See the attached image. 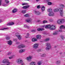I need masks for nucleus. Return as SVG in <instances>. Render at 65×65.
<instances>
[{
    "label": "nucleus",
    "mask_w": 65,
    "mask_h": 65,
    "mask_svg": "<svg viewBox=\"0 0 65 65\" xmlns=\"http://www.w3.org/2000/svg\"><path fill=\"white\" fill-rule=\"evenodd\" d=\"M26 35L27 36H28L29 35V34L28 33Z\"/></svg>",
    "instance_id": "nucleus-47"
},
{
    "label": "nucleus",
    "mask_w": 65,
    "mask_h": 65,
    "mask_svg": "<svg viewBox=\"0 0 65 65\" xmlns=\"http://www.w3.org/2000/svg\"><path fill=\"white\" fill-rule=\"evenodd\" d=\"M50 39L49 38H47L45 40V41H48V40H50Z\"/></svg>",
    "instance_id": "nucleus-30"
},
{
    "label": "nucleus",
    "mask_w": 65,
    "mask_h": 65,
    "mask_svg": "<svg viewBox=\"0 0 65 65\" xmlns=\"http://www.w3.org/2000/svg\"><path fill=\"white\" fill-rule=\"evenodd\" d=\"M63 8H59L55 9L54 10V12H57L58 11H59L60 12V15L61 17H63Z\"/></svg>",
    "instance_id": "nucleus-1"
},
{
    "label": "nucleus",
    "mask_w": 65,
    "mask_h": 65,
    "mask_svg": "<svg viewBox=\"0 0 65 65\" xmlns=\"http://www.w3.org/2000/svg\"><path fill=\"white\" fill-rule=\"evenodd\" d=\"M47 23V21H43V24H45V23Z\"/></svg>",
    "instance_id": "nucleus-31"
},
{
    "label": "nucleus",
    "mask_w": 65,
    "mask_h": 65,
    "mask_svg": "<svg viewBox=\"0 0 65 65\" xmlns=\"http://www.w3.org/2000/svg\"><path fill=\"white\" fill-rule=\"evenodd\" d=\"M18 11V10L17 9H14L13 10H12V12L13 13H14L15 12H16Z\"/></svg>",
    "instance_id": "nucleus-22"
},
{
    "label": "nucleus",
    "mask_w": 65,
    "mask_h": 65,
    "mask_svg": "<svg viewBox=\"0 0 65 65\" xmlns=\"http://www.w3.org/2000/svg\"><path fill=\"white\" fill-rule=\"evenodd\" d=\"M61 6L62 7H64V5H61Z\"/></svg>",
    "instance_id": "nucleus-46"
},
{
    "label": "nucleus",
    "mask_w": 65,
    "mask_h": 65,
    "mask_svg": "<svg viewBox=\"0 0 65 65\" xmlns=\"http://www.w3.org/2000/svg\"><path fill=\"white\" fill-rule=\"evenodd\" d=\"M1 35L2 36L3 35V34H1Z\"/></svg>",
    "instance_id": "nucleus-51"
},
{
    "label": "nucleus",
    "mask_w": 65,
    "mask_h": 65,
    "mask_svg": "<svg viewBox=\"0 0 65 65\" xmlns=\"http://www.w3.org/2000/svg\"><path fill=\"white\" fill-rule=\"evenodd\" d=\"M48 4L49 5H51L52 4V3L51 2H48Z\"/></svg>",
    "instance_id": "nucleus-35"
},
{
    "label": "nucleus",
    "mask_w": 65,
    "mask_h": 65,
    "mask_svg": "<svg viewBox=\"0 0 65 65\" xmlns=\"http://www.w3.org/2000/svg\"><path fill=\"white\" fill-rule=\"evenodd\" d=\"M41 62H38V65H41Z\"/></svg>",
    "instance_id": "nucleus-36"
},
{
    "label": "nucleus",
    "mask_w": 65,
    "mask_h": 65,
    "mask_svg": "<svg viewBox=\"0 0 65 65\" xmlns=\"http://www.w3.org/2000/svg\"><path fill=\"white\" fill-rule=\"evenodd\" d=\"M35 13L37 15H40L41 14V13L39 11H35Z\"/></svg>",
    "instance_id": "nucleus-13"
},
{
    "label": "nucleus",
    "mask_w": 65,
    "mask_h": 65,
    "mask_svg": "<svg viewBox=\"0 0 65 65\" xmlns=\"http://www.w3.org/2000/svg\"><path fill=\"white\" fill-rule=\"evenodd\" d=\"M29 6H30L29 5L25 6L23 7L22 8L23 9H26V8H29Z\"/></svg>",
    "instance_id": "nucleus-20"
},
{
    "label": "nucleus",
    "mask_w": 65,
    "mask_h": 65,
    "mask_svg": "<svg viewBox=\"0 0 65 65\" xmlns=\"http://www.w3.org/2000/svg\"><path fill=\"white\" fill-rule=\"evenodd\" d=\"M13 41H15V42H16V41H17V39H13Z\"/></svg>",
    "instance_id": "nucleus-42"
},
{
    "label": "nucleus",
    "mask_w": 65,
    "mask_h": 65,
    "mask_svg": "<svg viewBox=\"0 0 65 65\" xmlns=\"http://www.w3.org/2000/svg\"><path fill=\"white\" fill-rule=\"evenodd\" d=\"M21 48H24L25 47V45L24 44H22L21 45Z\"/></svg>",
    "instance_id": "nucleus-27"
},
{
    "label": "nucleus",
    "mask_w": 65,
    "mask_h": 65,
    "mask_svg": "<svg viewBox=\"0 0 65 65\" xmlns=\"http://www.w3.org/2000/svg\"><path fill=\"white\" fill-rule=\"evenodd\" d=\"M60 30H59V32H61L63 31L62 30V29H65V26L64 25H62L60 26Z\"/></svg>",
    "instance_id": "nucleus-7"
},
{
    "label": "nucleus",
    "mask_w": 65,
    "mask_h": 65,
    "mask_svg": "<svg viewBox=\"0 0 65 65\" xmlns=\"http://www.w3.org/2000/svg\"><path fill=\"white\" fill-rule=\"evenodd\" d=\"M58 34V33L57 32H55L54 33H53V34L54 35H56V34Z\"/></svg>",
    "instance_id": "nucleus-37"
},
{
    "label": "nucleus",
    "mask_w": 65,
    "mask_h": 65,
    "mask_svg": "<svg viewBox=\"0 0 65 65\" xmlns=\"http://www.w3.org/2000/svg\"><path fill=\"white\" fill-rule=\"evenodd\" d=\"M24 16L25 17H30V15H29V14H27L24 15Z\"/></svg>",
    "instance_id": "nucleus-26"
},
{
    "label": "nucleus",
    "mask_w": 65,
    "mask_h": 65,
    "mask_svg": "<svg viewBox=\"0 0 65 65\" xmlns=\"http://www.w3.org/2000/svg\"><path fill=\"white\" fill-rule=\"evenodd\" d=\"M27 4L26 3H23L22 4V5H27Z\"/></svg>",
    "instance_id": "nucleus-41"
},
{
    "label": "nucleus",
    "mask_w": 65,
    "mask_h": 65,
    "mask_svg": "<svg viewBox=\"0 0 65 65\" xmlns=\"http://www.w3.org/2000/svg\"><path fill=\"white\" fill-rule=\"evenodd\" d=\"M61 62L60 60H57L56 62V63L57 65H60L61 64Z\"/></svg>",
    "instance_id": "nucleus-18"
},
{
    "label": "nucleus",
    "mask_w": 65,
    "mask_h": 65,
    "mask_svg": "<svg viewBox=\"0 0 65 65\" xmlns=\"http://www.w3.org/2000/svg\"><path fill=\"white\" fill-rule=\"evenodd\" d=\"M5 2L6 4H3V6H7L8 5V3H9V1H8V0H5Z\"/></svg>",
    "instance_id": "nucleus-8"
},
{
    "label": "nucleus",
    "mask_w": 65,
    "mask_h": 65,
    "mask_svg": "<svg viewBox=\"0 0 65 65\" xmlns=\"http://www.w3.org/2000/svg\"><path fill=\"white\" fill-rule=\"evenodd\" d=\"M57 47V46H54V47Z\"/></svg>",
    "instance_id": "nucleus-50"
},
{
    "label": "nucleus",
    "mask_w": 65,
    "mask_h": 65,
    "mask_svg": "<svg viewBox=\"0 0 65 65\" xmlns=\"http://www.w3.org/2000/svg\"><path fill=\"white\" fill-rule=\"evenodd\" d=\"M26 37V38H27V37Z\"/></svg>",
    "instance_id": "nucleus-55"
},
{
    "label": "nucleus",
    "mask_w": 65,
    "mask_h": 65,
    "mask_svg": "<svg viewBox=\"0 0 65 65\" xmlns=\"http://www.w3.org/2000/svg\"><path fill=\"white\" fill-rule=\"evenodd\" d=\"M61 37L62 39V40H63V39H64V36H61Z\"/></svg>",
    "instance_id": "nucleus-43"
},
{
    "label": "nucleus",
    "mask_w": 65,
    "mask_h": 65,
    "mask_svg": "<svg viewBox=\"0 0 65 65\" xmlns=\"http://www.w3.org/2000/svg\"><path fill=\"white\" fill-rule=\"evenodd\" d=\"M45 9V7L44 6H43L42 7V10L43 11Z\"/></svg>",
    "instance_id": "nucleus-25"
},
{
    "label": "nucleus",
    "mask_w": 65,
    "mask_h": 65,
    "mask_svg": "<svg viewBox=\"0 0 65 65\" xmlns=\"http://www.w3.org/2000/svg\"><path fill=\"white\" fill-rule=\"evenodd\" d=\"M43 27H45V25H44L43 26Z\"/></svg>",
    "instance_id": "nucleus-52"
},
{
    "label": "nucleus",
    "mask_w": 65,
    "mask_h": 65,
    "mask_svg": "<svg viewBox=\"0 0 65 65\" xmlns=\"http://www.w3.org/2000/svg\"><path fill=\"white\" fill-rule=\"evenodd\" d=\"M37 38L38 39H41V36L40 35H37Z\"/></svg>",
    "instance_id": "nucleus-17"
},
{
    "label": "nucleus",
    "mask_w": 65,
    "mask_h": 65,
    "mask_svg": "<svg viewBox=\"0 0 65 65\" xmlns=\"http://www.w3.org/2000/svg\"><path fill=\"white\" fill-rule=\"evenodd\" d=\"M46 46L47 47L46 48V50L47 51L50 50L51 48V45L50 43H46Z\"/></svg>",
    "instance_id": "nucleus-4"
},
{
    "label": "nucleus",
    "mask_w": 65,
    "mask_h": 65,
    "mask_svg": "<svg viewBox=\"0 0 65 65\" xmlns=\"http://www.w3.org/2000/svg\"><path fill=\"white\" fill-rule=\"evenodd\" d=\"M14 23L13 22H11L8 23L7 25H8V26H11V25H14Z\"/></svg>",
    "instance_id": "nucleus-15"
},
{
    "label": "nucleus",
    "mask_w": 65,
    "mask_h": 65,
    "mask_svg": "<svg viewBox=\"0 0 65 65\" xmlns=\"http://www.w3.org/2000/svg\"><path fill=\"white\" fill-rule=\"evenodd\" d=\"M14 55H12V56H10L8 57V58L9 59H10V60H11L13 58V57H14Z\"/></svg>",
    "instance_id": "nucleus-24"
},
{
    "label": "nucleus",
    "mask_w": 65,
    "mask_h": 65,
    "mask_svg": "<svg viewBox=\"0 0 65 65\" xmlns=\"http://www.w3.org/2000/svg\"><path fill=\"white\" fill-rule=\"evenodd\" d=\"M39 51H40V50H39Z\"/></svg>",
    "instance_id": "nucleus-54"
},
{
    "label": "nucleus",
    "mask_w": 65,
    "mask_h": 65,
    "mask_svg": "<svg viewBox=\"0 0 65 65\" xmlns=\"http://www.w3.org/2000/svg\"><path fill=\"white\" fill-rule=\"evenodd\" d=\"M37 30L38 31H43L44 30V29L43 28H39L37 29Z\"/></svg>",
    "instance_id": "nucleus-21"
},
{
    "label": "nucleus",
    "mask_w": 65,
    "mask_h": 65,
    "mask_svg": "<svg viewBox=\"0 0 65 65\" xmlns=\"http://www.w3.org/2000/svg\"><path fill=\"white\" fill-rule=\"evenodd\" d=\"M36 31V30H32V31H31L32 32H35Z\"/></svg>",
    "instance_id": "nucleus-44"
},
{
    "label": "nucleus",
    "mask_w": 65,
    "mask_h": 65,
    "mask_svg": "<svg viewBox=\"0 0 65 65\" xmlns=\"http://www.w3.org/2000/svg\"><path fill=\"white\" fill-rule=\"evenodd\" d=\"M16 36H17L18 38L19 39L21 40L22 38V36L21 35H19V34L17 33L16 34Z\"/></svg>",
    "instance_id": "nucleus-10"
},
{
    "label": "nucleus",
    "mask_w": 65,
    "mask_h": 65,
    "mask_svg": "<svg viewBox=\"0 0 65 65\" xmlns=\"http://www.w3.org/2000/svg\"><path fill=\"white\" fill-rule=\"evenodd\" d=\"M32 21V20L31 18H29L25 20V21L26 22H27V23H29L30 22H31Z\"/></svg>",
    "instance_id": "nucleus-9"
},
{
    "label": "nucleus",
    "mask_w": 65,
    "mask_h": 65,
    "mask_svg": "<svg viewBox=\"0 0 65 65\" xmlns=\"http://www.w3.org/2000/svg\"><path fill=\"white\" fill-rule=\"evenodd\" d=\"M26 50L24 49H22L19 50V52L20 53H23V52H25Z\"/></svg>",
    "instance_id": "nucleus-11"
},
{
    "label": "nucleus",
    "mask_w": 65,
    "mask_h": 65,
    "mask_svg": "<svg viewBox=\"0 0 65 65\" xmlns=\"http://www.w3.org/2000/svg\"><path fill=\"white\" fill-rule=\"evenodd\" d=\"M7 29H8V28H4L3 29H1V30H7Z\"/></svg>",
    "instance_id": "nucleus-29"
},
{
    "label": "nucleus",
    "mask_w": 65,
    "mask_h": 65,
    "mask_svg": "<svg viewBox=\"0 0 65 65\" xmlns=\"http://www.w3.org/2000/svg\"><path fill=\"white\" fill-rule=\"evenodd\" d=\"M38 46H39L38 43H35L33 45V47L35 49H37L38 48Z\"/></svg>",
    "instance_id": "nucleus-6"
},
{
    "label": "nucleus",
    "mask_w": 65,
    "mask_h": 65,
    "mask_svg": "<svg viewBox=\"0 0 65 65\" xmlns=\"http://www.w3.org/2000/svg\"><path fill=\"white\" fill-rule=\"evenodd\" d=\"M29 65H36V62L34 61H32L30 63Z\"/></svg>",
    "instance_id": "nucleus-14"
},
{
    "label": "nucleus",
    "mask_w": 65,
    "mask_h": 65,
    "mask_svg": "<svg viewBox=\"0 0 65 65\" xmlns=\"http://www.w3.org/2000/svg\"><path fill=\"white\" fill-rule=\"evenodd\" d=\"M31 40L32 42H35V41H37V39L35 38H34L32 39Z\"/></svg>",
    "instance_id": "nucleus-16"
},
{
    "label": "nucleus",
    "mask_w": 65,
    "mask_h": 65,
    "mask_svg": "<svg viewBox=\"0 0 65 65\" xmlns=\"http://www.w3.org/2000/svg\"><path fill=\"white\" fill-rule=\"evenodd\" d=\"M26 10H22V13H26Z\"/></svg>",
    "instance_id": "nucleus-34"
},
{
    "label": "nucleus",
    "mask_w": 65,
    "mask_h": 65,
    "mask_svg": "<svg viewBox=\"0 0 65 65\" xmlns=\"http://www.w3.org/2000/svg\"><path fill=\"white\" fill-rule=\"evenodd\" d=\"M46 56V55H45V54H42L41 56V57H45Z\"/></svg>",
    "instance_id": "nucleus-33"
},
{
    "label": "nucleus",
    "mask_w": 65,
    "mask_h": 65,
    "mask_svg": "<svg viewBox=\"0 0 65 65\" xmlns=\"http://www.w3.org/2000/svg\"><path fill=\"white\" fill-rule=\"evenodd\" d=\"M17 48H18L20 49V48H22V47L21 46V45H19L17 47Z\"/></svg>",
    "instance_id": "nucleus-28"
},
{
    "label": "nucleus",
    "mask_w": 65,
    "mask_h": 65,
    "mask_svg": "<svg viewBox=\"0 0 65 65\" xmlns=\"http://www.w3.org/2000/svg\"><path fill=\"white\" fill-rule=\"evenodd\" d=\"M45 28L46 29H48L50 28V29L51 30H55L56 28V26L54 25H47L45 26Z\"/></svg>",
    "instance_id": "nucleus-2"
},
{
    "label": "nucleus",
    "mask_w": 65,
    "mask_h": 65,
    "mask_svg": "<svg viewBox=\"0 0 65 65\" xmlns=\"http://www.w3.org/2000/svg\"><path fill=\"white\" fill-rule=\"evenodd\" d=\"M64 19H60L58 20L57 21V23L59 25H61L64 22Z\"/></svg>",
    "instance_id": "nucleus-5"
},
{
    "label": "nucleus",
    "mask_w": 65,
    "mask_h": 65,
    "mask_svg": "<svg viewBox=\"0 0 65 65\" xmlns=\"http://www.w3.org/2000/svg\"><path fill=\"white\" fill-rule=\"evenodd\" d=\"M32 58V56H29L27 58V60L28 61H30V60Z\"/></svg>",
    "instance_id": "nucleus-12"
},
{
    "label": "nucleus",
    "mask_w": 65,
    "mask_h": 65,
    "mask_svg": "<svg viewBox=\"0 0 65 65\" xmlns=\"http://www.w3.org/2000/svg\"><path fill=\"white\" fill-rule=\"evenodd\" d=\"M37 7L38 9H39V8H40V5L38 6Z\"/></svg>",
    "instance_id": "nucleus-40"
},
{
    "label": "nucleus",
    "mask_w": 65,
    "mask_h": 65,
    "mask_svg": "<svg viewBox=\"0 0 65 65\" xmlns=\"http://www.w3.org/2000/svg\"><path fill=\"white\" fill-rule=\"evenodd\" d=\"M60 54H62V53H60Z\"/></svg>",
    "instance_id": "nucleus-53"
},
{
    "label": "nucleus",
    "mask_w": 65,
    "mask_h": 65,
    "mask_svg": "<svg viewBox=\"0 0 65 65\" xmlns=\"http://www.w3.org/2000/svg\"><path fill=\"white\" fill-rule=\"evenodd\" d=\"M24 27L27 28V29H29V28H30V27L27 26L26 24H25L24 25Z\"/></svg>",
    "instance_id": "nucleus-23"
},
{
    "label": "nucleus",
    "mask_w": 65,
    "mask_h": 65,
    "mask_svg": "<svg viewBox=\"0 0 65 65\" xmlns=\"http://www.w3.org/2000/svg\"><path fill=\"white\" fill-rule=\"evenodd\" d=\"M11 52H9L7 54L8 55H11Z\"/></svg>",
    "instance_id": "nucleus-39"
},
{
    "label": "nucleus",
    "mask_w": 65,
    "mask_h": 65,
    "mask_svg": "<svg viewBox=\"0 0 65 65\" xmlns=\"http://www.w3.org/2000/svg\"><path fill=\"white\" fill-rule=\"evenodd\" d=\"M1 2H2V0H0V6L1 5Z\"/></svg>",
    "instance_id": "nucleus-45"
},
{
    "label": "nucleus",
    "mask_w": 65,
    "mask_h": 65,
    "mask_svg": "<svg viewBox=\"0 0 65 65\" xmlns=\"http://www.w3.org/2000/svg\"><path fill=\"white\" fill-rule=\"evenodd\" d=\"M47 10L48 12H50L48 14V15H49V16H54V13L53 12V11H52V9H48Z\"/></svg>",
    "instance_id": "nucleus-3"
},
{
    "label": "nucleus",
    "mask_w": 65,
    "mask_h": 65,
    "mask_svg": "<svg viewBox=\"0 0 65 65\" xmlns=\"http://www.w3.org/2000/svg\"><path fill=\"white\" fill-rule=\"evenodd\" d=\"M39 1V0H36V1H37V2H38Z\"/></svg>",
    "instance_id": "nucleus-48"
},
{
    "label": "nucleus",
    "mask_w": 65,
    "mask_h": 65,
    "mask_svg": "<svg viewBox=\"0 0 65 65\" xmlns=\"http://www.w3.org/2000/svg\"><path fill=\"white\" fill-rule=\"evenodd\" d=\"M2 22V20H0V23H1Z\"/></svg>",
    "instance_id": "nucleus-49"
},
{
    "label": "nucleus",
    "mask_w": 65,
    "mask_h": 65,
    "mask_svg": "<svg viewBox=\"0 0 65 65\" xmlns=\"http://www.w3.org/2000/svg\"><path fill=\"white\" fill-rule=\"evenodd\" d=\"M8 43L9 45H12V42L10 40L9 41H8Z\"/></svg>",
    "instance_id": "nucleus-19"
},
{
    "label": "nucleus",
    "mask_w": 65,
    "mask_h": 65,
    "mask_svg": "<svg viewBox=\"0 0 65 65\" xmlns=\"http://www.w3.org/2000/svg\"><path fill=\"white\" fill-rule=\"evenodd\" d=\"M49 21H50V22H53V21H54V20H53L52 19H49Z\"/></svg>",
    "instance_id": "nucleus-38"
},
{
    "label": "nucleus",
    "mask_w": 65,
    "mask_h": 65,
    "mask_svg": "<svg viewBox=\"0 0 65 65\" xmlns=\"http://www.w3.org/2000/svg\"><path fill=\"white\" fill-rule=\"evenodd\" d=\"M6 38L7 40H9V39H10V38L8 36L6 37Z\"/></svg>",
    "instance_id": "nucleus-32"
}]
</instances>
